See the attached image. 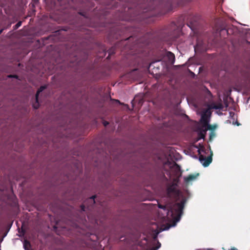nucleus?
Listing matches in <instances>:
<instances>
[{
  "mask_svg": "<svg viewBox=\"0 0 250 250\" xmlns=\"http://www.w3.org/2000/svg\"><path fill=\"white\" fill-rule=\"evenodd\" d=\"M184 204L182 202L175 204L174 207L167 212V218H164L165 222L172 220L178 222L183 208Z\"/></svg>",
  "mask_w": 250,
  "mask_h": 250,
  "instance_id": "1",
  "label": "nucleus"
},
{
  "mask_svg": "<svg viewBox=\"0 0 250 250\" xmlns=\"http://www.w3.org/2000/svg\"><path fill=\"white\" fill-rule=\"evenodd\" d=\"M210 108L204 111L201 114V121L204 123H206L208 121V117L210 116Z\"/></svg>",
  "mask_w": 250,
  "mask_h": 250,
  "instance_id": "2",
  "label": "nucleus"
},
{
  "mask_svg": "<svg viewBox=\"0 0 250 250\" xmlns=\"http://www.w3.org/2000/svg\"><path fill=\"white\" fill-rule=\"evenodd\" d=\"M199 160L201 163V164L204 166V167H207L208 166L209 164L211 162V159L210 158H208L207 159L205 158L203 156L201 155L199 157Z\"/></svg>",
  "mask_w": 250,
  "mask_h": 250,
  "instance_id": "3",
  "label": "nucleus"
},
{
  "mask_svg": "<svg viewBox=\"0 0 250 250\" xmlns=\"http://www.w3.org/2000/svg\"><path fill=\"white\" fill-rule=\"evenodd\" d=\"M45 88V86H41L40 88L38 90V91L37 92L36 95V103L34 104H33V107L35 108H37L39 107V104H38V96L39 95V93L43 91Z\"/></svg>",
  "mask_w": 250,
  "mask_h": 250,
  "instance_id": "4",
  "label": "nucleus"
},
{
  "mask_svg": "<svg viewBox=\"0 0 250 250\" xmlns=\"http://www.w3.org/2000/svg\"><path fill=\"white\" fill-rule=\"evenodd\" d=\"M198 175V174H197L196 175H190L184 178L185 181L187 183L189 182L192 180H195Z\"/></svg>",
  "mask_w": 250,
  "mask_h": 250,
  "instance_id": "5",
  "label": "nucleus"
},
{
  "mask_svg": "<svg viewBox=\"0 0 250 250\" xmlns=\"http://www.w3.org/2000/svg\"><path fill=\"white\" fill-rule=\"evenodd\" d=\"M167 55H168V57L169 58V59L172 60L171 63H173L174 59H175V57H174V54L171 52H169V53H168Z\"/></svg>",
  "mask_w": 250,
  "mask_h": 250,
  "instance_id": "6",
  "label": "nucleus"
},
{
  "mask_svg": "<svg viewBox=\"0 0 250 250\" xmlns=\"http://www.w3.org/2000/svg\"><path fill=\"white\" fill-rule=\"evenodd\" d=\"M23 246L25 250H29L30 244L28 241H24Z\"/></svg>",
  "mask_w": 250,
  "mask_h": 250,
  "instance_id": "7",
  "label": "nucleus"
},
{
  "mask_svg": "<svg viewBox=\"0 0 250 250\" xmlns=\"http://www.w3.org/2000/svg\"><path fill=\"white\" fill-rule=\"evenodd\" d=\"M171 226H168L167 227H162L161 228H160V231H164V230H167L168 229H169V228Z\"/></svg>",
  "mask_w": 250,
  "mask_h": 250,
  "instance_id": "8",
  "label": "nucleus"
},
{
  "mask_svg": "<svg viewBox=\"0 0 250 250\" xmlns=\"http://www.w3.org/2000/svg\"><path fill=\"white\" fill-rule=\"evenodd\" d=\"M21 22H19L16 25V28H18L19 27H20L21 25Z\"/></svg>",
  "mask_w": 250,
  "mask_h": 250,
  "instance_id": "9",
  "label": "nucleus"
},
{
  "mask_svg": "<svg viewBox=\"0 0 250 250\" xmlns=\"http://www.w3.org/2000/svg\"><path fill=\"white\" fill-rule=\"evenodd\" d=\"M94 198H95V196H92V197H91L90 198V200L91 201L92 203H95V202H94Z\"/></svg>",
  "mask_w": 250,
  "mask_h": 250,
  "instance_id": "10",
  "label": "nucleus"
},
{
  "mask_svg": "<svg viewBox=\"0 0 250 250\" xmlns=\"http://www.w3.org/2000/svg\"><path fill=\"white\" fill-rule=\"evenodd\" d=\"M107 124H108V123H106V122H104V125H107Z\"/></svg>",
  "mask_w": 250,
  "mask_h": 250,
  "instance_id": "11",
  "label": "nucleus"
},
{
  "mask_svg": "<svg viewBox=\"0 0 250 250\" xmlns=\"http://www.w3.org/2000/svg\"><path fill=\"white\" fill-rule=\"evenodd\" d=\"M159 208H163L162 206H159Z\"/></svg>",
  "mask_w": 250,
  "mask_h": 250,
  "instance_id": "12",
  "label": "nucleus"
},
{
  "mask_svg": "<svg viewBox=\"0 0 250 250\" xmlns=\"http://www.w3.org/2000/svg\"><path fill=\"white\" fill-rule=\"evenodd\" d=\"M1 30L0 31V34L1 33Z\"/></svg>",
  "mask_w": 250,
  "mask_h": 250,
  "instance_id": "13",
  "label": "nucleus"
},
{
  "mask_svg": "<svg viewBox=\"0 0 250 250\" xmlns=\"http://www.w3.org/2000/svg\"><path fill=\"white\" fill-rule=\"evenodd\" d=\"M156 250L155 249V250Z\"/></svg>",
  "mask_w": 250,
  "mask_h": 250,
  "instance_id": "14",
  "label": "nucleus"
}]
</instances>
